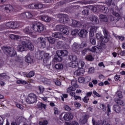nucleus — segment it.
Listing matches in <instances>:
<instances>
[{"mask_svg":"<svg viewBox=\"0 0 125 125\" xmlns=\"http://www.w3.org/2000/svg\"><path fill=\"white\" fill-rule=\"evenodd\" d=\"M62 18L60 19L61 23L63 24H68V25H71L72 27L75 28H81L82 27V23L75 20H70L69 16L63 14H59Z\"/></svg>","mask_w":125,"mask_h":125,"instance_id":"nucleus-1","label":"nucleus"},{"mask_svg":"<svg viewBox=\"0 0 125 125\" xmlns=\"http://www.w3.org/2000/svg\"><path fill=\"white\" fill-rule=\"evenodd\" d=\"M47 40V42H48L49 44H55V42H56V39L50 36L47 37L45 38H43L42 37H41L39 42L40 43V45H41V47L44 48L46 46V42L45 41Z\"/></svg>","mask_w":125,"mask_h":125,"instance_id":"nucleus-2","label":"nucleus"},{"mask_svg":"<svg viewBox=\"0 0 125 125\" xmlns=\"http://www.w3.org/2000/svg\"><path fill=\"white\" fill-rule=\"evenodd\" d=\"M68 51L66 50L57 51V55L54 58V62H61L62 60H63V59L61 56H67V55H68Z\"/></svg>","mask_w":125,"mask_h":125,"instance_id":"nucleus-3","label":"nucleus"},{"mask_svg":"<svg viewBox=\"0 0 125 125\" xmlns=\"http://www.w3.org/2000/svg\"><path fill=\"white\" fill-rule=\"evenodd\" d=\"M32 28L35 32L38 33H42L44 30V26L43 24L39 21H35L33 23Z\"/></svg>","mask_w":125,"mask_h":125,"instance_id":"nucleus-4","label":"nucleus"},{"mask_svg":"<svg viewBox=\"0 0 125 125\" xmlns=\"http://www.w3.org/2000/svg\"><path fill=\"white\" fill-rule=\"evenodd\" d=\"M2 50L5 53H7L10 57H14L16 55L15 50L9 46H3L2 47Z\"/></svg>","mask_w":125,"mask_h":125,"instance_id":"nucleus-5","label":"nucleus"},{"mask_svg":"<svg viewBox=\"0 0 125 125\" xmlns=\"http://www.w3.org/2000/svg\"><path fill=\"white\" fill-rule=\"evenodd\" d=\"M56 29L57 31L61 32L62 33V34H64V35H66L67 36H68V35L70 34L69 29H68V26L66 25L59 24L56 26Z\"/></svg>","mask_w":125,"mask_h":125,"instance_id":"nucleus-6","label":"nucleus"},{"mask_svg":"<svg viewBox=\"0 0 125 125\" xmlns=\"http://www.w3.org/2000/svg\"><path fill=\"white\" fill-rule=\"evenodd\" d=\"M104 37L102 36V34L97 33L96 34V38L97 40H100L103 42H109V38H108V32L105 31L104 32Z\"/></svg>","mask_w":125,"mask_h":125,"instance_id":"nucleus-7","label":"nucleus"},{"mask_svg":"<svg viewBox=\"0 0 125 125\" xmlns=\"http://www.w3.org/2000/svg\"><path fill=\"white\" fill-rule=\"evenodd\" d=\"M37 95L31 93L26 99V102H27L28 104H34V103H37Z\"/></svg>","mask_w":125,"mask_h":125,"instance_id":"nucleus-8","label":"nucleus"},{"mask_svg":"<svg viewBox=\"0 0 125 125\" xmlns=\"http://www.w3.org/2000/svg\"><path fill=\"white\" fill-rule=\"evenodd\" d=\"M69 59L70 61L68 63V66L71 67V68H76L78 66V62H77V56L70 55L69 57Z\"/></svg>","mask_w":125,"mask_h":125,"instance_id":"nucleus-9","label":"nucleus"},{"mask_svg":"<svg viewBox=\"0 0 125 125\" xmlns=\"http://www.w3.org/2000/svg\"><path fill=\"white\" fill-rule=\"evenodd\" d=\"M21 43L22 45L27 47L29 50H34V45L30 42L29 40L24 39L23 41H22Z\"/></svg>","mask_w":125,"mask_h":125,"instance_id":"nucleus-10","label":"nucleus"},{"mask_svg":"<svg viewBox=\"0 0 125 125\" xmlns=\"http://www.w3.org/2000/svg\"><path fill=\"white\" fill-rule=\"evenodd\" d=\"M30 9H42L43 7V4L41 3H32L28 6Z\"/></svg>","mask_w":125,"mask_h":125,"instance_id":"nucleus-11","label":"nucleus"},{"mask_svg":"<svg viewBox=\"0 0 125 125\" xmlns=\"http://www.w3.org/2000/svg\"><path fill=\"white\" fill-rule=\"evenodd\" d=\"M91 9V10L92 11H93V12H96V10L95 9H96V8H95V7L93 6H90L89 8H86L85 9H84L82 12V15H84L85 16H87L88 15H89V9Z\"/></svg>","mask_w":125,"mask_h":125,"instance_id":"nucleus-12","label":"nucleus"},{"mask_svg":"<svg viewBox=\"0 0 125 125\" xmlns=\"http://www.w3.org/2000/svg\"><path fill=\"white\" fill-rule=\"evenodd\" d=\"M20 17L21 19H31L33 17V14L29 12H26L21 13Z\"/></svg>","mask_w":125,"mask_h":125,"instance_id":"nucleus-13","label":"nucleus"},{"mask_svg":"<svg viewBox=\"0 0 125 125\" xmlns=\"http://www.w3.org/2000/svg\"><path fill=\"white\" fill-rule=\"evenodd\" d=\"M23 33L26 34L27 35H30V36H31L33 37V38H36V35H35V32H33V31H32L31 29V28L29 27L24 28L23 29Z\"/></svg>","mask_w":125,"mask_h":125,"instance_id":"nucleus-14","label":"nucleus"},{"mask_svg":"<svg viewBox=\"0 0 125 125\" xmlns=\"http://www.w3.org/2000/svg\"><path fill=\"white\" fill-rule=\"evenodd\" d=\"M63 118L64 121L68 122L69 121H72V120H73V118H74V116H73L72 113L70 112H67L64 114Z\"/></svg>","mask_w":125,"mask_h":125,"instance_id":"nucleus-15","label":"nucleus"},{"mask_svg":"<svg viewBox=\"0 0 125 125\" xmlns=\"http://www.w3.org/2000/svg\"><path fill=\"white\" fill-rule=\"evenodd\" d=\"M78 35L80 38H86L87 36V30L85 29H82L78 33Z\"/></svg>","mask_w":125,"mask_h":125,"instance_id":"nucleus-16","label":"nucleus"},{"mask_svg":"<svg viewBox=\"0 0 125 125\" xmlns=\"http://www.w3.org/2000/svg\"><path fill=\"white\" fill-rule=\"evenodd\" d=\"M81 47V45L77 42H74L72 45V49L74 52H78Z\"/></svg>","mask_w":125,"mask_h":125,"instance_id":"nucleus-17","label":"nucleus"},{"mask_svg":"<svg viewBox=\"0 0 125 125\" xmlns=\"http://www.w3.org/2000/svg\"><path fill=\"white\" fill-rule=\"evenodd\" d=\"M25 62L28 63V64H34V59H33V57L28 55L26 56Z\"/></svg>","mask_w":125,"mask_h":125,"instance_id":"nucleus-18","label":"nucleus"},{"mask_svg":"<svg viewBox=\"0 0 125 125\" xmlns=\"http://www.w3.org/2000/svg\"><path fill=\"white\" fill-rule=\"evenodd\" d=\"M12 10H13V7L12 5L9 4L6 5V6L5 7V11H6L7 13L11 12V11H12Z\"/></svg>","mask_w":125,"mask_h":125,"instance_id":"nucleus-19","label":"nucleus"},{"mask_svg":"<svg viewBox=\"0 0 125 125\" xmlns=\"http://www.w3.org/2000/svg\"><path fill=\"white\" fill-rule=\"evenodd\" d=\"M100 20L101 22H108V17L106 15L101 14L100 16Z\"/></svg>","mask_w":125,"mask_h":125,"instance_id":"nucleus-20","label":"nucleus"},{"mask_svg":"<svg viewBox=\"0 0 125 125\" xmlns=\"http://www.w3.org/2000/svg\"><path fill=\"white\" fill-rule=\"evenodd\" d=\"M113 110L116 113H120L122 110V107L118 104H114L113 105Z\"/></svg>","mask_w":125,"mask_h":125,"instance_id":"nucleus-21","label":"nucleus"},{"mask_svg":"<svg viewBox=\"0 0 125 125\" xmlns=\"http://www.w3.org/2000/svg\"><path fill=\"white\" fill-rule=\"evenodd\" d=\"M41 19L42 21H44V22H50L51 21V18L46 16H42L41 17Z\"/></svg>","mask_w":125,"mask_h":125,"instance_id":"nucleus-22","label":"nucleus"},{"mask_svg":"<svg viewBox=\"0 0 125 125\" xmlns=\"http://www.w3.org/2000/svg\"><path fill=\"white\" fill-rule=\"evenodd\" d=\"M0 79H3V80H9L10 77L8 75H6V73L0 74Z\"/></svg>","mask_w":125,"mask_h":125,"instance_id":"nucleus-23","label":"nucleus"},{"mask_svg":"<svg viewBox=\"0 0 125 125\" xmlns=\"http://www.w3.org/2000/svg\"><path fill=\"white\" fill-rule=\"evenodd\" d=\"M112 14L113 15H114V16H116V17H118L117 18V20H118V21H119L120 19H122V16L118 12L113 11L112 12Z\"/></svg>","mask_w":125,"mask_h":125,"instance_id":"nucleus-24","label":"nucleus"},{"mask_svg":"<svg viewBox=\"0 0 125 125\" xmlns=\"http://www.w3.org/2000/svg\"><path fill=\"white\" fill-rule=\"evenodd\" d=\"M55 68L57 71H61V70L63 69V65L61 63H57L55 65Z\"/></svg>","mask_w":125,"mask_h":125,"instance_id":"nucleus-25","label":"nucleus"},{"mask_svg":"<svg viewBox=\"0 0 125 125\" xmlns=\"http://www.w3.org/2000/svg\"><path fill=\"white\" fill-rule=\"evenodd\" d=\"M13 21H10L6 23L5 26L7 29L9 28V29H13Z\"/></svg>","mask_w":125,"mask_h":125,"instance_id":"nucleus-26","label":"nucleus"},{"mask_svg":"<svg viewBox=\"0 0 125 125\" xmlns=\"http://www.w3.org/2000/svg\"><path fill=\"white\" fill-rule=\"evenodd\" d=\"M49 58H50V56H49V54L45 53L44 55V59L43 60V63H46Z\"/></svg>","mask_w":125,"mask_h":125,"instance_id":"nucleus-27","label":"nucleus"},{"mask_svg":"<svg viewBox=\"0 0 125 125\" xmlns=\"http://www.w3.org/2000/svg\"><path fill=\"white\" fill-rule=\"evenodd\" d=\"M21 24V22L19 21L13 22V29H16V28H19V27H20Z\"/></svg>","mask_w":125,"mask_h":125,"instance_id":"nucleus-28","label":"nucleus"},{"mask_svg":"<svg viewBox=\"0 0 125 125\" xmlns=\"http://www.w3.org/2000/svg\"><path fill=\"white\" fill-rule=\"evenodd\" d=\"M39 110H42V109H46V104H44L42 103H41L37 105Z\"/></svg>","mask_w":125,"mask_h":125,"instance_id":"nucleus-29","label":"nucleus"},{"mask_svg":"<svg viewBox=\"0 0 125 125\" xmlns=\"http://www.w3.org/2000/svg\"><path fill=\"white\" fill-rule=\"evenodd\" d=\"M85 59L87 61L91 62V61H93V60H94V58H93V57H92V55H88L86 56Z\"/></svg>","mask_w":125,"mask_h":125,"instance_id":"nucleus-30","label":"nucleus"},{"mask_svg":"<svg viewBox=\"0 0 125 125\" xmlns=\"http://www.w3.org/2000/svg\"><path fill=\"white\" fill-rule=\"evenodd\" d=\"M91 21L93 22L95 24H98L99 21L97 18V16H94L91 18Z\"/></svg>","mask_w":125,"mask_h":125,"instance_id":"nucleus-31","label":"nucleus"},{"mask_svg":"<svg viewBox=\"0 0 125 125\" xmlns=\"http://www.w3.org/2000/svg\"><path fill=\"white\" fill-rule=\"evenodd\" d=\"M71 85H72V86L75 87L76 88L79 87V85L77 84V80L76 79H73L71 81Z\"/></svg>","mask_w":125,"mask_h":125,"instance_id":"nucleus-32","label":"nucleus"},{"mask_svg":"<svg viewBox=\"0 0 125 125\" xmlns=\"http://www.w3.org/2000/svg\"><path fill=\"white\" fill-rule=\"evenodd\" d=\"M79 30L78 29H75L71 31V34L72 36H77V35H79Z\"/></svg>","mask_w":125,"mask_h":125,"instance_id":"nucleus-33","label":"nucleus"},{"mask_svg":"<svg viewBox=\"0 0 125 125\" xmlns=\"http://www.w3.org/2000/svg\"><path fill=\"white\" fill-rule=\"evenodd\" d=\"M78 69H83V67L84 66V62L83 61H81L78 63L77 65Z\"/></svg>","mask_w":125,"mask_h":125,"instance_id":"nucleus-34","label":"nucleus"},{"mask_svg":"<svg viewBox=\"0 0 125 125\" xmlns=\"http://www.w3.org/2000/svg\"><path fill=\"white\" fill-rule=\"evenodd\" d=\"M102 11L103 13H105L107 14L109 12V9L108 7L103 6L102 8Z\"/></svg>","mask_w":125,"mask_h":125,"instance_id":"nucleus-35","label":"nucleus"},{"mask_svg":"<svg viewBox=\"0 0 125 125\" xmlns=\"http://www.w3.org/2000/svg\"><path fill=\"white\" fill-rule=\"evenodd\" d=\"M94 29L93 28H90L89 31V39L93 38L94 36Z\"/></svg>","mask_w":125,"mask_h":125,"instance_id":"nucleus-36","label":"nucleus"},{"mask_svg":"<svg viewBox=\"0 0 125 125\" xmlns=\"http://www.w3.org/2000/svg\"><path fill=\"white\" fill-rule=\"evenodd\" d=\"M9 37L10 38V39H11V40H18V39H19V36L18 35H15L14 34H10L9 35Z\"/></svg>","mask_w":125,"mask_h":125,"instance_id":"nucleus-37","label":"nucleus"},{"mask_svg":"<svg viewBox=\"0 0 125 125\" xmlns=\"http://www.w3.org/2000/svg\"><path fill=\"white\" fill-rule=\"evenodd\" d=\"M18 51H21V52H22V51H24L25 47H24L23 45H20L18 46Z\"/></svg>","mask_w":125,"mask_h":125,"instance_id":"nucleus-38","label":"nucleus"},{"mask_svg":"<svg viewBox=\"0 0 125 125\" xmlns=\"http://www.w3.org/2000/svg\"><path fill=\"white\" fill-rule=\"evenodd\" d=\"M76 88L72 86L70 87H69L67 88V92H72V91H75V90H76Z\"/></svg>","mask_w":125,"mask_h":125,"instance_id":"nucleus-39","label":"nucleus"},{"mask_svg":"<svg viewBox=\"0 0 125 125\" xmlns=\"http://www.w3.org/2000/svg\"><path fill=\"white\" fill-rule=\"evenodd\" d=\"M116 102L117 105H121L122 106H124L125 105V103L124 101H122L121 99H118L116 101Z\"/></svg>","mask_w":125,"mask_h":125,"instance_id":"nucleus-40","label":"nucleus"},{"mask_svg":"<svg viewBox=\"0 0 125 125\" xmlns=\"http://www.w3.org/2000/svg\"><path fill=\"white\" fill-rule=\"evenodd\" d=\"M85 80H86V78H84L83 77H81L78 79V82L80 83H83L85 82Z\"/></svg>","mask_w":125,"mask_h":125,"instance_id":"nucleus-41","label":"nucleus"},{"mask_svg":"<svg viewBox=\"0 0 125 125\" xmlns=\"http://www.w3.org/2000/svg\"><path fill=\"white\" fill-rule=\"evenodd\" d=\"M38 90L40 91V94H42V93H43L44 90V88L42 85H40L38 87Z\"/></svg>","mask_w":125,"mask_h":125,"instance_id":"nucleus-42","label":"nucleus"},{"mask_svg":"<svg viewBox=\"0 0 125 125\" xmlns=\"http://www.w3.org/2000/svg\"><path fill=\"white\" fill-rule=\"evenodd\" d=\"M44 55V54L43 52H40V54L38 55V59L39 60H41L43 58V56Z\"/></svg>","mask_w":125,"mask_h":125,"instance_id":"nucleus-43","label":"nucleus"},{"mask_svg":"<svg viewBox=\"0 0 125 125\" xmlns=\"http://www.w3.org/2000/svg\"><path fill=\"white\" fill-rule=\"evenodd\" d=\"M93 125H100V121H96L94 119H93L92 120Z\"/></svg>","mask_w":125,"mask_h":125,"instance_id":"nucleus-44","label":"nucleus"},{"mask_svg":"<svg viewBox=\"0 0 125 125\" xmlns=\"http://www.w3.org/2000/svg\"><path fill=\"white\" fill-rule=\"evenodd\" d=\"M35 76V72L32 71H30L27 75L28 78H32Z\"/></svg>","mask_w":125,"mask_h":125,"instance_id":"nucleus-45","label":"nucleus"},{"mask_svg":"<svg viewBox=\"0 0 125 125\" xmlns=\"http://www.w3.org/2000/svg\"><path fill=\"white\" fill-rule=\"evenodd\" d=\"M87 51H88V48H84L81 52L82 55H83V56L85 55L86 54V53H87Z\"/></svg>","mask_w":125,"mask_h":125,"instance_id":"nucleus-46","label":"nucleus"},{"mask_svg":"<svg viewBox=\"0 0 125 125\" xmlns=\"http://www.w3.org/2000/svg\"><path fill=\"white\" fill-rule=\"evenodd\" d=\"M83 101V102L84 103H88V101L89 100V98L87 97L86 96H85V97H84L82 99Z\"/></svg>","mask_w":125,"mask_h":125,"instance_id":"nucleus-47","label":"nucleus"},{"mask_svg":"<svg viewBox=\"0 0 125 125\" xmlns=\"http://www.w3.org/2000/svg\"><path fill=\"white\" fill-rule=\"evenodd\" d=\"M66 125H80L77 121H73L71 123H67Z\"/></svg>","mask_w":125,"mask_h":125,"instance_id":"nucleus-48","label":"nucleus"},{"mask_svg":"<svg viewBox=\"0 0 125 125\" xmlns=\"http://www.w3.org/2000/svg\"><path fill=\"white\" fill-rule=\"evenodd\" d=\"M82 69H78L77 70H76L74 74H75L77 76H81V75H82V74H83V73L82 72H81V70Z\"/></svg>","mask_w":125,"mask_h":125,"instance_id":"nucleus-49","label":"nucleus"},{"mask_svg":"<svg viewBox=\"0 0 125 125\" xmlns=\"http://www.w3.org/2000/svg\"><path fill=\"white\" fill-rule=\"evenodd\" d=\"M100 108L101 109H102V110H103V111H104V112H105V111H106V106L105 105V104H102L100 105Z\"/></svg>","mask_w":125,"mask_h":125,"instance_id":"nucleus-50","label":"nucleus"},{"mask_svg":"<svg viewBox=\"0 0 125 125\" xmlns=\"http://www.w3.org/2000/svg\"><path fill=\"white\" fill-rule=\"evenodd\" d=\"M89 40L91 43L93 45L96 43V41H95V39H93V38H89Z\"/></svg>","mask_w":125,"mask_h":125,"instance_id":"nucleus-51","label":"nucleus"},{"mask_svg":"<svg viewBox=\"0 0 125 125\" xmlns=\"http://www.w3.org/2000/svg\"><path fill=\"white\" fill-rule=\"evenodd\" d=\"M52 36L54 38H59V33L55 32L52 33Z\"/></svg>","mask_w":125,"mask_h":125,"instance_id":"nucleus-52","label":"nucleus"},{"mask_svg":"<svg viewBox=\"0 0 125 125\" xmlns=\"http://www.w3.org/2000/svg\"><path fill=\"white\" fill-rule=\"evenodd\" d=\"M98 47H97L96 46H95L94 47H92V48L91 49V51L92 52H96V50L98 49Z\"/></svg>","mask_w":125,"mask_h":125,"instance_id":"nucleus-53","label":"nucleus"},{"mask_svg":"<svg viewBox=\"0 0 125 125\" xmlns=\"http://www.w3.org/2000/svg\"><path fill=\"white\" fill-rule=\"evenodd\" d=\"M54 115H59V110H58V108L57 107H55L54 109Z\"/></svg>","mask_w":125,"mask_h":125,"instance_id":"nucleus-54","label":"nucleus"},{"mask_svg":"<svg viewBox=\"0 0 125 125\" xmlns=\"http://www.w3.org/2000/svg\"><path fill=\"white\" fill-rule=\"evenodd\" d=\"M64 109L65 111H71V107L67 105H65L64 106Z\"/></svg>","mask_w":125,"mask_h":125,"instance_id":"nucleus-55","label":"nucleus"},{"mask_svg":"<svg viewBox=\"0 0 125 125\" xmlns=\"http://www.w3.org/2000/svg\"><path fill=\"white\" fill-rule=\"evenodd\" d=\"M47 124H48V122L46 120L44 121L43 122H40V125H47Z\"/></svg>","mask_w":125,"mask_h":125,"instance_id":"nucleus-56","label":"nucleus"},{"mask_svg":"<svg viewBox=\"0 0 125 125\" xmlns=\"http://www.w3.org/2000/svg\"><path fill=\"white\" fill-rule=\"evenodd\" d=\"M88 73L89 74H92V73H94V68L93 67H90L89 68Z\"/></svg>","mask_w":125,"mask_h":125,"instance_id":"nucleus-57","label":"nucleus"},{"mask_svg":"<svg viewBox=\"0 0 125 125\" xmlns=\"http://www.w3.org/2000/svg\"><path fill=\"white\" fill-rule=\"evenodd\" d=\"M57 46H63V42L62 41H58L57 42Z\"/></svg>","mask_w":125,"mask_h":125,"instance_id":"nucleus-58","label":"nucleus"},{"mask_svg":"<svg viewBox=\"0 0 125 125\" xmlns=\"http://www.w3.org/2000/svg\"><path fill=\"white\" fill-rule=\"evenodd\" d=\"M55 83L56 85L60 86L61 85V82L59 80H55Z\"/></svg>","mask_w":125,"mask_h":125,"instance_id":"nucleus-59","label":"nucleus"},{"mask_svg":"<svg viewBox=\"0 0 125 125\" xmlns=\"http://www.w3.org/2000/svg\"><path fill=\"white\" fill-rule=\"evenodd\" d=\"M120 79H121V77L120 75H118V74H116L114 77V80L116 81H118Z\"/></svg>","mask_w":125,"mask_h":125,"instance_id":"nucleus-60","label":"nucleus"},{"mask_svg":"<svg viewBox=\"0 0 125 125\" xmlns=\"http://www.w3.org/2000/svg\"><path fill=\"white\" fill-rule=\"evenodd\" d=\"M16 106L17 108H19V109H21V110H23V105L20 104H17Z\"/></svg>","mask_w":125,"mask_h":125,"instance_id":"nucleus-61","label":"nucleus"},{"mask_svg":"<svg viewBox=\"0 0 125 125\" xmlns=\"http://www.w3.org/2000/svg\"><path fill=\"white\" fill-rule=\"evenodd\" d=\"M74 105L76 108H80V107L82 106V104H81L80 103H75Z\"/></svg>","mask_w":125,"mask_h":125,"instance_id":"nucleus-62","label":"nucleus"},{"mask_svg":"<svg viewBox=\"0 0 125 125\" xmlns=\"http://www.w3.org/2000/svg\"><path fill=\"white\" fill-rule=\"evenodd\" d=\"M107 113H111V108L110 107V104H107Z\"/></svg>","mask_w":125,"mask_h":125,"instance_id":"nucleus-63","label":"nucleus"},{"mask_svg":"<svg viewBox=\"0 0 125 125\" xmlns=\"http://www.w3.org/2000/svg\"><path fill=\"white\" fill-rule=\"evenodd\" d=\"M117 38H118V40H119V41H124V40H125V37L124 36H119Z\"/></svg>","mask_w":125,"mask_h":125,"instance_id":"nucleus-64","label":"nucleus"}]
</instances>
